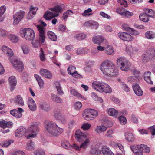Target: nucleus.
Returning <instances> with one entry per match:
<instances>
[{"label": "nucleus", "mask_w": 155, "mask_h": 155, "mask_svg": "<svg viewBox=\"0 0 155 155\" xmlns=\"http://www.w3.org/2000/svg\"><path fill=\"white\" fill-rule=\"evenodd\" d=\"M108 114L110 116H115L118 114V111L113 108H110L107 110Z\"/></svg>", "instance_id": "c9c22d12"}, {"label": "nucleus", "mask_w": 155, "mask_h": 155, "mask_svg": "<svg viewBox=\"0 0 155 155\" xmlns=\"http://www.w3.org/2000/svg\"><path fill=\"white\" fill-rule=\"evenodd\" d=\"M61 145L63 148L67 149H70L71 148V146L69 142L67 140H65L61 141Z\"/></svg>", "instance_id": "79ce46f5"}, {"label": "nucleus", "mask_w": 155, "mask_h": 155, "mask_svg": "<svg viewBox=\"0 0 155 155\" xmlns=\"http://www.w3.org/2000/svg\"><path fill=\"white\" fill-rule=\"evenodd\" d=\"M27 129L25 127H21L17 129L15 133L16 137H18L25 136L27 139H30L29 133Z\"/></svg>", "instance_id": "6e6552de"}, {"label": "nucleus", "mask_w": 155, "mask_h": 155, "mask_svg": "<svg viewBox=\"0 0 155 155\" xmlns=\"http://www.w3.org/2000/svg\"><path fill=\"white\" fill-rule=\"evenodd\" d=\"M6 121L5 120H2L0 121V127L3 129L0 130V131H2L3 133H6L9 132V130L7 129L6 130L5 129L6 128Z\"/></svg>", "instance_id": "cd10ccee"}, {"label": "nucleus", "mask_w": 155, "mask_h": 155, "mask_svg": "<svg viewBox=\"0 0 155 155\" xmlns=\"http://www.w3.org/2000/svg\"><path fill=\"white\" fill-rule=\"evenodd\" d=\"M8 38L13 43H16L18 41V38L14 35L10 34L9 35Z\"/></svg>", "instance_id": "13d9d810"}, {"label": "nucleus", "mask_w": 155, "mask_h": 155, "mask_svg": "<svg viewBox=\"0 0 155 155\" xmlns=\"http://www.w3.org/2000/svg\"><path fill=\"white\" fill-rule=\"evenodd\" d=\"M21 48L24 54H27L29 53L30 49L29 47L26 45H23L21 46Z\"/></svg>", "instance_id": "a18cd8bd"}, {"label": "nucleus", "mask_w": 155, "mask_h": 155, "mask_svg": "<svg viewBox=\"0 0 155 155\" xmlns=\"http://www.w3.org/2000/svg\"><path fill=\"white\" fill-rule=\"evenodd\" d=\"M45 128L47 133L50 136L56 137L64 131L63 128L59 127L56 123L50 121L45 124Z\"/></svg>", "instance_id": "f03ea898"}, {"label": "nucleus", "mask_w": 155, "mask_h": 155, "mask_svg": "<svg viewBox=\"0 0 155 155\" xmlns=\"http://www.w3.org/2000/svg\"><path fill=\"white\" fill-rule=\"evenodd\" d=\"M90 141L88 138H86L85 141L81 145V148L83 149H86L90 144Z\"/></svg>", "instance_id": "8fccbe9b"}, {"label": "nucleus", "mask_w": 155, "mask_h": 155, "mask_svg": "<svg viewBox=\"0 0 155 155\" xmlns=\"http://www.w3.org/2000/svg\"><path fill=\"white\" fill-rule=\"evenodd\" d=\"M118 120L120 123L122 125H125L127 123L126 118L123 116H121L118 118Z\"/></svg>", "instance_id": "bf43d9fd"}, {"label": "nucleus", "mask_w": 155, "mask_h": 155, "mask_svg": "<svg viewBox=\"0 0 155 155\" xmlns=\"http://www.w3.org/2000/svg\"><path fill=\"white\" fill-rule=\"evenodd\" d=\"M102 152L103 155H114V153L108 147H107L102 148Z\"/></svg>", "instance_id": "473e14b6"}, {"label": "nucleus", "mask_w": 155, "mask_h": 155, "mask_svg": "<svg viewBox=\"0 0 155 155\" xmlns=\"http://www.w3.org/2000/svg\"><path fill=\"white\" fill-rule=\"evenodd\" d=\"M25 15V12L23 11L20 10L15 13L13 15V25H17L23 18Z\"/></svg>", "instance_id": "9d476101"}, {"label": "nucleus", "mask_w": 155, "mask_h": 155, "mask_svg": "<svg viewBox=\"0 0 155 155\" xmlns=\"http://www.w3.org/2000/svg\"><path fill=\"white\" fill-rule=\"evenodd\" d=\"M39 107L46 111H48L50 110L49 105L47 103L45 102L40 103L39 104Z\"/></svg>", "instance_id": "bb28decb"}, {"label": "nucleus", "mask_w": 155, "mask_h": 155, "mask_svg": "<svg viewBox=\"0 0 155 155\" xmlns=\"http://www.w3.org/2000/svg\"><path fill=\"white\" fill-rule=\"evenodd\" d=\"M14 101L15 103H18L21 106H24V103L23 98L21 96L18 95L14 98Z\"/></svg>", "instance_id": "2f4dec72"}, {"label": "nucleus", "mask_w": 155, "mask_h": 155, "mask_svg": "<svg viewBox=\"0 0 155 155\" xmlns=\"http://www.w3.org/2000/svg\"><path fill=\"white\" fill-rule=\"evenodd\" d=\"M37 28L39 31V41H32V43L33 47L35 48L38 47L39 42L44 43L45 41V28L40 25H37Z\"/></svg>", "instance_id": "7ed1b4c3"}, {"label": "nucleus", "mask_w": 155, "mask_h": 155, "mask_svg": "<svg viewBox=\"0 0 155 155\" xmlns=\"http://www.w3.org/2000/svg\"><path fill=\"white\" fill-rule=\"evenodd\" d=\"M39 72L41 75L45 78L50 79L51 77V74L47 70L42 69Z\"/></svg>", "instance_id": "5701e85b"}, {"label": "nucleus", "mask_w": 155, "mask_h": 155, "mask_svg": "<svg viewBox=\"0 0 155 155\" xmlns=\"http://www.w3.org/2000/svg\"><path fill=\"white\" fill-rule=\"evenodd\" d=\"M99 15L103 18H106L108 19H110L111 18V17L110 16L102 11L100 12Z\"/></svg>", "instance_id": "4d7b16f0"}, {"label": "nucleus", "mask_w": 155, "mask_h": 155, "mask_svg": "<svg viewBox=\"0 0 155 155\" xmlns=\"http://www.w3.org/2000/svg\"><path fill=\"white\" fill-rule=\"evenodd\" d=\"M120 84L121 86L122 89L124 91L126 92H128L130 91V88L128 87V85L125 83L124 82H121Z\"/></svg>", "instance_id": "6e6d98bb"}, {"label": "nucleus", "mask_w": 155, "mask_h": 155, "mask_svg": "<svg viewBox=\"0 0 155 155\" xmlns=\"http://www.w3.org/2000/svg\"><path fill=\"white\" fill-rule=\"evenodd\" d=\"M2 50L7 55L11 57L13 56L14 53L12 49L9 47L5 46H3L2 47Z\"/></svg>", "instance_id": "b1692460"}, {"label": "nucleus", "mask_w": 155, "mask_h": 155, "mask_svg": "<svg viewBox=\"0 0 155 155\" xmlns=\"http://www.w3.org/2000/svg\"><path fill=\"white\" fill-rule=\"evenodd\" d=\"M107 129V127L104 125H101L97 126L95 128V131L98 134H100L102 133L105 131Z\"/></svg>", "instance_id": "a878e982"}, {"label": "nucleus", "mask_w": 155, "mask_h": 155, "mask_svg": "<svg viewBox=\"0 0 155 155\" xmlns=\"http://www.w3.org/2000/svg\"><path fill=\"white\" fill-rule=\"evenodd\" d=\"M105 53L108 55H113L114 54V50L113 47L110 45H108L106 47H105Z\"/></svg>", "instance_id": "c85d7f7f"}, {"label": "nucleus", "mask_w": 155, "mask_h": 155, "mask_svg": "<svg viewBox=\"0 0 155 155\" xmlns=\"http://www.w3.org/2000/svg\"><path fill=\"white\" fill-rule=\"evenodd\" d=\"M92 10L91 8H89L87 10L84 11L82 13L81 15L82 16L84 17L86 16H90L93 15L92 13Z\"/></svg>", "instance_id": "49530a36"}, {"label": "nucleus", "mask_w": 155, "mask_h": 155, "mask_svg": "<svg viewBox=\"0 0 155 155\" xmlns=\"http://www.w3.org/2000/svg\"><path fill=\"white\" fill-rule=\"evenodd\" d=\"M10 61L15 69L20 72H22L24 69V66L22 62L19 60L12 58Z\"/></svg>", "instance_id": "1a4fd4ad"}, {"label": "nucleus", "mask_w": 155, "mask_h": 155, "mask_svg": "<svg viewBox=\"0 0 155 155\" xmlns=\"http://www.w3.org/2000/svg\"><path fill=\"white\" fill-rule=\"evenodd\" d=\"M133 15V13L127 11H124L123 14V17H125L127 18H129Z\"/></svg>", "instance_id": "338daca9"}, {"label": "nucleus", "mask_w": 155, "mask_h": 155, "mask_svg": "<svg viewBox=\"0 0 155 155\" xmlns=\"http://www.w3.org/2000/svg\"><path fill=\"white\" fill-rule=\"evenodd\" d=\"M76 68L73 66H70L67 69L68 72L69 74L71 75L76 71Z\"/></svg>", "instance_id": "680f3d73"}, {"label": "nucleus", "mask_w": 155, "mask_h": 155, "mask_svg": "<svg viewBox=\"0 0 155 155\" xmlns=\"http://www.w3.org/2000/svg\"><path fill=\"white\" fill-rule=\"evenodd\" d=\"M34 143L31 140L28 142L26 144V149L28 150H32L34 149Z\"/></svg>", "instance_id": "3c124183"}, {"label": "nucleus", "mask_w": 155, "mask_h": 155, "mask_svg": "<svg viewBox=\"0 0 155 155\" xmlns=\"http://www.w3.org/2000/svg\"><path fill=\"white\" fill-rule=\"evenodd\" d=\"M116 146L119 148V149L123 153H117L115 155H125V151L122 145L120 143H118L117 144Z\"/></svg>", "instance_id": "5fc2aeb1"}, {"label": "nucleus", "mask_w": 155, "mask_h": 155, "mask_svg": "<svg viewBox=\"0 0 155 155\" xmlns=\"http://www.w3.org/2000/svg\"><path fill=\"white\" fill-rule=\"evenodd\" d=\"M92 41L94 43L99 45L103 42H105L106 44L108 43L107 41L101 35L94 36L92 38Z\"/></svg>", "instance_id": "f3484780"}, {"label": "nucleus", "mask_w": 155, "mask_h": 155, "mask_svg": "<svg viewBox=\"0 0 155 155\" xmlns=\"http://www.w3.org/2000/svg\"><path fill=\"white\" fill-rule=\"evenodd\" d=\"M91 127V125L88 123H84L82 124L81 128L83 130H86L89 129Z\"/></svg>", "instance_id": "774afa93"}, {"label": "nucleus", "mask_w": 155, "mask_h": 155, "mask_svg": "<svg viewBox=\"0 0 155 155\" xmlns=\"http://www.w3.org/2000/svg\"><path fill=\"white\" fill-rule=\"evenodd\" d=\"M24 112V110L21 108H18V110H11L10 113L11 114L17 118H20L22 116V113Z\"/></svg>", "instance_id": "6ab92c4d"}, {"label": "nucleus", "mask_w": 155, "mask_h": 155, "mask_svg": "<svg viewBox=\"0 0 155 155\" xmlns=\"http://www.w3.org/2000/svg\"><path fill=\"white\" fill-rule=\"evenodd\" d=\"M113 130L112 129H110L107 130L105 133V137L110 138H112L113 137Z\"/></svg>", "instance_id": "052dcab7"}, {"label": "nucleus", "mask_w": 155, "mask_h": 155, "mask_svg": "<svg viewBox=\"0 0 155 155\" xmlns=\"http://www.w3.org/2000/svg\"><path fill=\"white\" fill-rule=\"evenodd\" d=\"M141 148H142V152L144 150L146 153H148L150 151V148L149 147H148L146 145L143 144H141Z\"/></svg>", "instance_id": "e2e57ef3"}, {"label": "nucleus", "mask_w": 155, "mask_h": 155, "mask_svg": "<svg viewBox=\"0 0 155 155\" xmlns=\"http://www.w3.org/2000/svg\"><path fill=\"white\" fill-rule=\"evenodd\" d=\"M39 56L40 59L42 61H45V56L43 50L41 48L40 51Z\"/></svg>", "instance_id": "0e129e2a"}, {"label": "nucleus", "mask_w": 155, "mask_h": 155, "mask_svg": "<svg viewBox=\"0 0 155 155\" xmlns=\"http://www.w3.org/2000/svg\"><path fill=\"white\" fill-rule=\"evenodd\" d=\"M21 33L23 35L26 40L32 41L35 37V32L31 28H25L21 31Z\"/></svg>", "instance_id": "0eeeda50"}, {"label": "nucleus", "mask_w": 155, "mask_h": 155, "mask_svg": "<svg viewBox=\"0 0 155 155\" xmlns=\"http://www.w3.org/2000/svg\"><path fill=\"white\" fill-rule=\"evenodd\" d=\"M58 16V13H54L53 12L46 11L44 15V18L46 20H50L53 18Z\"/></svg>", "instance_id": "a211bd4d"}, {"label": "nucleus", "mask_w": 155, "mask_h": 155, "mask_svg": "<svg viewBox=\"0 0 155 155\" xmlns=\"http://www.w3.org/2000/svg\"><path fill=\"white\" fill-rule=\"evenodd\" d=\"M87 134L86 133H82L80 130H77L75 133V137L76 140L80 142L83 141L84 139L87 138Z\"/></svg>", "instance_id": "9b49d317"}, {"label": "nucleus", "mask_w": 155, "mask_h": 155, "mask_svg": "<svg viewBox=\"0 0 155 155\" xmlns=\"http://www.w3.org/2000/svg\"><path fill=\"white\" fill-rule=\"evenodd\" d=\"M28 104L29 109L31 111H34L36 110L37 109L36 104L32 98H28Z\"/></svg>", "instance_id": "aec40b11"}, {"label": "nucleus", "mask_w": 155, "mask_h": 155, "mask_svg": "<svg viewBox=\"0 0 155 155\" xmlns=\"http://www.w3.org/2000/svg\"><path fill=\"white\" fill-rule=\"evenodd\" d=\"M98 115L97 111L94 109H87L85 110L83 113L84 118L87 120H92Z\"/></svg>", "instance_id": "39448f33"}, {"label": "nucleus", "mask_w": 155, "mask_h": 155, "mask_svg": "<svg viewBox=\"0 0 155 155\" xmlns=\"http://www.w3.org/2000/svg\"><path fill=\"white\" fill-rule=\"evenodd\" d=\"M105 83L101 82L99 81H95L92 83V87L98 91L102 92L103 91L102 88Z\"/></svg>", "instance_id": "ddd939ff"}, {"label": "nucleus", "mask_w": 155, "mask_h": 155, "mask_svg": "<svg viewBox=\"0 0 155 155\" xmlns=\"http://www.w3.org/2000/svg\"><path fill=\"white\" fill-rule=\"evenodd\" d=\"M139 18L141 20L145 22H147L149 20V17L145 13L140 15Z\"/></svg>", "instance_id": "de8ad7c7"}, {"label": "nucleus", "mask_w": 155, "mask_h": 155, "mask_svg": "<svg viewBox=\"0 0 155 155\" xmlns=\"http://www.w3.org/2000/svg\"><path fill=\"white\" fill-rule=\"evenodd\" d=\"M55 86L57 89L58 93L60 95H62L64 94V92L62 90L60 84L59 82H57L55 83Z\"/></svg>", "instance_id": "603ef678"}, {"label": "nucleus", "mask_w": 155, "mask_h": 155, "mask_svg": "<svg viewBox=\"0 0 155 155\" xmlns=\"http://www.w3.org/2000/svg\"><path fill=\"white\" fill-rule=\"evenodd\" d=\"M73 14L74 13L72 10H68L63 13L62 18L64 20H66L68 17L73 15Z\"/></svg>", "instance_id": "ea45409f"}, {"label": "nucleus", "mask_w": 155, "mask_h": 155, "mask_svg": "<svg viewBox=\"0 0 155 155\" xmlns=\"http://www.w3.org/2000/svg\"><path fill=\"white\" fill-rule=\"evenodd\" d=\"M145 35L146 38L152 39L155 38V33L152 31H148L145 33Z\"/></svg>", "instance_id": "e433bc0d"}, {"label": "nucleus", "mask_w": 155, "mask_h": 155, "mask_svg": "<svg viewBox=\"0 0 155 155\" xmlns=\"http://www.w3.org/2000/svg\"><path fill=\"white\" fill-rule=\"evenodd\" d=\"M126 51L128 54H133L137 51L138 50L131 46H129L126 47Z\"/></svg>", "instance_id": "72a5a7b5"}, {"label": "nucleus", "mask_w": 155, "mask_h": 155, "mask_svg": "<svg viewBox=\"0 0 155 155\" xmlns=\"http://www.w3.org/2000/svg\"><path fill=\"white\" fill-rule=\"evenodd\" d=\"M117 65L122 71H127L130 69V64L128 60L124 57H118L116 60Z\"/></svg>", "instance_id": "20e7f679"}, {"label": "nucleus", "mask_w": 155, "mask_h": 155, "mask_svg": "<svg viewBox=\"0 0 155 155\" xmlns=\"http://www.w3.org/2000/svg\"><path fill=\"white\" fill-rule=\"evenodd\" d=\"M150 74L151 72L150 71L145 72L144 74V78L145 80L148 83L150 84H152L153 82L150 79Z\"/></svg>", "instance_id": "7c9ffc66"}, {"label": "nucleus", "mask_w": 155, "mask_h": 155, "mask_svg": "<svg viewBox=\"0 0 155 155\" xmlns=\"http://www.w3.org/2000/svg\"><path fill=\"white\" fill-rule=\"evenodd\" d=\"M150 52V53L147 56L148 57L151 56L152 58L153 57L155 58V50L153 49L149 48L145 52Z\"/></svg>", "instance_id": "864d4df0"}, {"label": "nucleus", "mask_w": 155, "mask_h": 155, "mask_svg": "<svg viewBox=\"0 0 155 155\" xmlns=\"http://www.w3.org/2000/svg\"><path fill=\"white\" fill-rule=\"evenodd\" d=\"M47 35L48 38L51 40L55 41L57 38V36L53 32L49 31L47 32Z\"/></svg>", "instance_id": "a19ab883"}, {"label": "nucleus", "mask_w": 155, "mask_h": 155, "mask_svg": "<svg viewBox=\"0 0 155 155\" xmlns=\"http://www.w3.org/2000/svg\"><path fill=\"white\" fill-rule=\"evenodd\" d=\"M144 13L149 17L155 18V11L150 9L145 8L144 9Z\"/></svg>", "instance_id": "c756f323"}, {"label": "nucleus", "mask_w": 155, "mask_h": 155, "mask_svg": "<svg viewBox=\"0 0 155 155\" xmlns=\"http://www.w3.org/2000/svg\"><path fill=\"white\" fill-rule=\"evenodd\" d=\"M39 123L38 122H32L28 129L30 138L35 137L38 132Z\"/></svg>", "instance_id": "423d86ee"}, {"label": "nucleus", "mask_w": 155, "mask_h": 155, "mask_svg": "<svg viewBox=\"0 0 155 155\" xmlns=\"http://www.w3.org/2000/svg\"><path fill=\"white\" fill-rule=\"evenodd\" d=\"M100 69L106 78L116 77L118 74V71L115 64L109 59L104 60L101 64Z\"/></svg>", "instance_id": "f257e3e1"}, {"label": "nucleus", "mask_w": 155, "mask_h": 155, "mask_svg": "<svg viewBox=\"0 0 155 155\" xmlns=\"http://www.w3.org/2000/svg\"><path fill=\"white\" fill-rule=\"evenodd\" d=\"M141 147V144L134 145L131 146L130 148L134 153L137 154V155H143Z\"/></svg>", "instance_id": "dca6fc26"}, {"label": "nucleus", "mask_w": 155, "mask_h": 155, "mask_svg": "<svg viewBox=\"0 0 155 155\" xmlns=\"http://www.w3.org/2000/svg\"><path fill=\"white\" fill-rule=\"evenodd\" d=\"M51 98L52 100L55 102L58 103H62L63 100L61 98L59 97L56 95L52 94L51 95Z\"/></svg>", "instance_id": "58836bf2"}, {"label": "nucleus", "mask_w": 155, "mask_h": 155, "mask_svg": "<svg viewBox=\"0 0 155 155\" xmlns=\"http://www.w3.org/2000/svg\"><path fill=\"white\" fill-rule=\"evenodd\" d=\"M71 94L74 96L79 97L81 96V94L78 93L77 91L74 88H71L70 90Z\"/></svg>", "instance_id": "69168bd1"}, {"label": "nucleus", "mask_w": 155, "mask_h": 155, "mask_svg": "<svg viewBox=\"0 0 155 155\" xmlns=\"http://www.w3.org/2000/svg\"><path fill=\"white\" fill-rule=\"evenodd\" d=\"M34 77L38 81L39 86L41 88H42L44 87V82L41 77L37 74H35Z\"/></svg>", "instance_id": "4c0bfd02"}, {"label": "nucleus", "mask_w": 155, "mask_h": 155, "mask_svg": "<svg viewBox=\"0 0 155 155\" xmlns=\"http://www.w3.org/2000/svg\"><path fill=\"white\" fill-rule=\"evenodd\" d=\"M128 82L132 84H138L139 80L137 76H129L127 78Z\"/></svg>", "instance_id": "393cba45"}, {"label": "nucleus", "mask_w": 155, "mask_h": 155, "mask_svg": "<svg viewBox=\"0 0 155 155\" xmlns=\"http://www.w3.org/2000/svg\"><path fill=\"white\" fill-rule=\"evenodd\" d=\"M49 10L52 12H53L54 13H58V16L59 15V13L61 12L62 8L60 5H57L54 8L49 9Z\"/></svg>", "instance_id": "f704fd0d"}, {"label": "nucleus", "mask_w": 155, "mask_h": 155, "mask_svg": "<svg viewBox=\"0 0 155 155\" xmlns=\"http://www.w3.org/2000/svg\"><path fill=\"white\" fill-rule=\"evenodd\" d=\"M87 35L83 33H80L76 34L74 35V38L77 40H79L84 39L86 38Z\"/></svg>", "instance_id": "c03bdc74"}, {"label": "nucleus", "mask_w": 155, "mask_h": 155, "mask_svg": "<svg viewBox=\"0 0 155 155\" xmlns=\"http://www.w3.org/2000/svg\"><path fill=\"white\" fill-rule=\"evenodd\" d=\"M132 88L134 92L137 95L140 96L143 94V91L138 84L133 85Z\"/></svg>", "instance_id": "412c9836"}, {"label": "nucleus", "mask_w": 155, "mask_h": 155, "mask_svg": "<svg viewBox=\"0 0 155 155\" xmlns=\"http://www.w3.org/2000/svg\"><path fill=\"white\" fill-rule=\"evenodd\" d=\"M150 52H145L143 55L142 60L144 62H147L149 61L152 58V56L147 57L148 55L150 53Z\"/></svg>", "instance_id": "37998d69"}, {"label": "nucleus", "mask_w": 155, "mask_h": 155, "mask_svg": "<svg viewBox=\"0 0 155 155\" xmlns=\"http://www.w3.org/2000/svg\"><path fill=\"white\" fill-rule=\"evenodd\" d=\"M103 91L102 92H104L107 93H110L112 91L111 88L107 84L105 83L104 86L102 88Z\"/></svg>", "instance_id": "09e8293b"}, {"label": "nucleus", "mask_w": 155, "mask_h": 155, "mask_svg": "<svg viewBox=\"0 0 155 155\" xmlns=\"http://www.w3.org/2000/svg\"><path fill=\"white\" fill-rule=\"evenodd\" d=\"M118 35L120 39L125 41H130L133 39L130 34L125 32H119L118 34Z\"/></svg>", "instance_id": "f8f14e48"}, {"label": "nucleus", "mask_w": 155, "mask_h": 155, "mask_svg": "<svg viewBox=\"0 0 155 155\" xmlns=\"http://www.w3.org/2000/svg\"><path fill=\"white\" fill-rule=\"evenodd\" d=\"M84 25L87 27L96 29L98 28L99 24L95 21L90 20L85 22L84 23Z\"/></svg>", "instance_id": "4468645a"}, {"label": "nucleus", "mask_w": 155, "mask_h": 155, "mask_svg": "<svg viewBox=\"0 0 155 155\" xmlns=\"http://www.w3.org/2000/svg\"><path fill=\"white\" fill-rule=\"evenodd\" d=\"M125 138L129 142H133L135 140V135L132 133H127L125 135Z\"/></svg>", "instance_id": "4be33fe9"}, {"label": "nucleus", "mask_w": 155, "mask_h": 155, "mask_svg": "<svg viewBox=\"0 0 155 155\" xmlns=\"http://www.w3.org/2000/svg\"><path fill=\"white\" fill-rule=\"evenodd\" d=\"M8 82L11 86L10 90L12 91L15 88L17 84V81L16 77L13 76L10 77L8 79Z\"/></svg>", "instance_id": "2eb2a0df"}]
</instances>
